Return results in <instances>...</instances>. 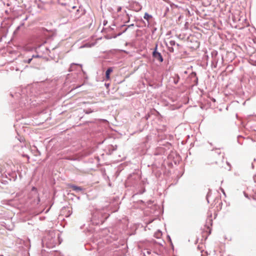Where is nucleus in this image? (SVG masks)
I'll use <instances>...</instances> for the list:
<instances>
[{"label":"nucleus","instance_id":"obj_1","mask_svg":"<svg viewBox=\"0 0 256 256\" xmlns=\"http://www.w3.org/2000/svg\"><path fill=\"white\" fill-rule=\"evenodd\" d=\"M152 56L155 58L160 60V62L163 61V58L161 54L156 52V50L153 52Z\"/></svg>","mask_w":256,"mask_h":256},{"label":"nucleus","instance_id":"obj_2","mask_svg":"<svg viewBox=\"0 0 256 256\" xmlns=\"http://www.w3.org/2000/svg\"><path fill=\"white\" fill-rule=\"evenodd\" d=\"M112 72V68H109L106 72V79L109 80L110 79V74Z\"/></svg>","mask_w":256,"mask_h":256},{"label":"nucleus","instance_id":"obj_3","mask_svg":"<svg viewBox=\"0 0 256 256\" xmlns=\"http://www.w3.org/2000/svg\"><path fill=\"white\" fill-rule=\"evenodd\" d=\"M70 188H72L75 191H82V190L81 187L74 185H70Z\"/></svg>","mask_w":256,"mask_h":256},{"label":"nucleus","instance_id":"obj_4","mask_svg":"<svg viewBox=\"0 0 256 256\" xmlns=\"http://www.w3.org/2000/svg\"><path fill=\"white\" fill-rule=\"evenodd\" d=\"M144 18V19L146 20H148L152 18V16L148 13H145Z\"/></svg>","mask_w":256,"mask_h":256},{"label":"nucleus","instance_id":"obj_5","mask_svg":"<svg viewBox=\"0 0 256 256\" xmlns=\"http://www.w3.org/2000/svg\"><path fill=\"white\" fill-rule=\"evenodd\" d=\"M32 58H29V59L27 60L26 62H27L28 64H30V62H31V61H32Z\"/></svg>","mask_w":256,"mask_h":256},{"label":"nucleus","instance_id":"obj_6","mask_svg":"<svg viewBox=\"0 0 256 256\" xmlns=\"http://www.w3.org/2000/svg\"><path fill=\"white\" fill-rule=\"evenodd\" d=\"M121 9H122V8H121V7H118V12L120 11V10H121Z\"/></svg>","mask_w":256,"mask_h":256},{"label":"nucleus","instance_id":"obj_7","mask_svg":"<svg viewBox=\"0 0 256 256\" xmlns=\"http://www.w3.org/2000/svg\"><path fill=\"white\" fill-rule=\"evenodd\" d=\"M170 42L172 43V44H174V42Z\"/></svg>","mask_w":256,"mask_h":256},{"label":"nucleus","instance_id":"obj_8","mask_svg":"<svg viewBox=\"0 0 256 256\" xmlns=\"http://www.w3.org/2000/svg\"><path fill=\"white\" fill-rule=\"evenodd\" d=\"M170 42L172 43V44H174V42Z\"/></svg>","mask_w":256,"mask_h":256},{"label":"nucleus","instance_id":"obj_9","mask_svg":"<svg viewBox=\"0 0 256 256\" xmlns=\"http://www.w3.org/2000/svg\"><path fill=\"white\" fill-rule=\"evenodd\" d=\"M1 256H2V255H1Z\"/></svg>","mask_w":256,"mask_h":256}]
</instances>
